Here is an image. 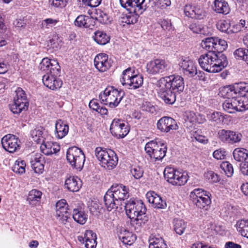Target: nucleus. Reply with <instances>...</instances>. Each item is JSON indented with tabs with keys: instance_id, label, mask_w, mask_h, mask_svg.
Here are the masks:
<instances>
[{
	"instance_id": "1",
	"label": "nucleus",
	"mask_w": 248,
	"mask_h": 248,
	"mask_svg": "<svg viewBox=\"0 0 248 248\" xmlns=\"http://www.w3.org/2000/svg\"><path fill=\"white\" fill-rule=\"evenodd\" d=\"M201 68L209 73H217L225 68L228 62L222 53L207 52L201 55L198 60Z\"/></svg>"
},
{
	"instance_id": "2",
	"label": "nucleus",
	"mask_w": 248,
	"mask_h": 248,
	"mask_svg": "<svg viewBox=\"0 0 248 248\" xmlns=\"http://www.w3.org/2000/svg\"><path fill=\"white\" fill-rule=\"evenodd\" d=\"M128 189L122 185L116 184L111 186L104 197L107 209L110 211L122 205V202L129 197Z\"/></svg>"
},
{
	"instance_id": "3",
	"label": "nucleus",
	"mask_w": 248,
	"mask_h": 248,
	"mask_svg": "<svg viewBox=\"0 0 248 248\" xmlns=\"http://www.w3.org/2000/svg\"><path fill=\"white\" fill-rule=\"evenodd\" d=\"M124 208L126 214L128 217L134 219V222L138 225L135 227L137 232L140 231V226L144 224L147 219L144 216L146 212V208L141 201L130 200L125 203Z\"/></svg>"
},
{
	"instance_id": "4",
	"label": "nucleus",
	"mask_w": 248,
	"mask_h": 248,
	"mask_svg": "<svg viewBox=\"0 0 248 248\" xmlns=\"http://www.w3.org/2000/svg\"><path fill=\"white\" fill-rule=\"evenodd\" d=\"M121 6L129 12V15L123 18V22L127 24L137 23L138 18L146 10L145 0H119Z\"/></svg>"
},
{
	"instance_id": "5",
	"label": "nucleus",
	"mask_w": 248,
	"mask_h": 248,
	"mask_svg": "<svg viewBox=\"0 0 248 248\" xmlns=\"http://www.w3.org/2000/svg\"><path fill=\"white\" fill-rule=\"evenodd\" d=\"M95 155L101 166L107 169L112 170L118 164V157L112 150L98 147L95 149Z\"/></svg>"
},
{
	"instance_id": "6",
	"label": "nucleus",
	"mask_w": 248,
	"mask_h": 248,
	"mask_svg": "<svg viewBox=\"0 0 248 248\" xmlns=\"http://www.w3.org/2000/svg\"><path fill=\"white\" fill-rule=\"evenodd\" d=\"M124 93L114 89L112 86L108 87L100 93L99 98L101 103L108 105L110 108H114L118 106L124 96Z\"/></svg>"
},
{
	"instance_id": "7",
	"label": "nucleus",
	"mask_w": 248,
	"mask_h": 248,
	"mask_svg": "<svg viewBox=\"0 0 248 248\" xmlns=\"http://www.w3.org/2000/svg\"><path fill=\"white\" fill-rule=\"evenodd\" d=\"M167 150V146L159 140L150 141L145 146L146 153L155 162L161 160L166 155Z\"/></svg>"
},
{
	"instance_id": "8",
	"label": "nucleus",
	"mask_w": 248,
	"mask_h": 248,
	"mask_svg": "<svg viewBox=\"0 0 248 248\" xmlns=\"http://www.w3.org/2000/svg\"><path fill=\"white\" fill-rule=\"evenodd\" d=\"M122 75L121 82L123 85L128 86L129 89H137L143 84V78L142 75L136 74L134 68H127L123 71Z\"/></svg>"
},
{
	"instance_id": "9",
	"label": "nucleus",
	"mask_w": 248,
	"mask_h": 248,
	"mask_svg": "<svg viewBox=\"0 0 248 248\" xmlns=\"http://www.w3.org/2000/svg\"><path fill=\"white\" fill-rule=\"evenodd\" d=\"M209 192L201 188H195L190 192V197L193 203L201 209L207 210L211 201Z\"/></svg>"
},
{
	"instance_id": "10",
	"label": "nucleus",
	"mask_w": 248,
	"mask_h": 248,
	"mask_svg": "<svg viewBox=\"0 0 248 248\" xmlns=\"http://www.w3.org/2000/svg\"><path fill=\"white\" fill-rule=\"evenodd\" d=\"M164 175L165 179L173 186H183L188 179L186 172H182L170 167L165 169Z\"/></svg>"
},
{
	"instance_id": "11",
	"label": "nucleus",
	"mask_w": 248,
	"mask_h": 248,
	"mask_svg": "<svg viewBox=\"0 0 248 248\" xmlns=\"http://www.w3.org/2000/svg\"><path fill=\"white\" fill-rule=\"evenodd\" d=\"M202 47L208 52L215 53H222L228 46L227 42L218 37H207L203 40L201 44Z\"/></svg>"
},
{
	"instance_id": "12",
	"label": "nucleus",
	"mask_w": 248,
	"mask_h": 248,
	"mask_svg": "<svg viewBox=\"0 0 248 248\" xmlns=\"http://www.w3.org/2000/svg\"><path fill=\"white\" fill-rule=\"evenodd\" d=\"M66 158L72 166L77 170H82L85 156L81 149L75 146L69 148L66 153Z\"/></svg>"
},
{
	"instance_id": "13",
	"label": "nucleus",
	"mask_w": 248,
	"mask_h": 248,
	"mask_svg": "<svg viewBox=\"0 0 248 248\" xmlns=\"http://www.w3.org/2000/svg\"><path fill=\"white\" fill-rule=\"evenodd\" d=\"M224 97L229 98L231 96H245L248 93V83L246 82L236 83L233 85L224 87L220 91Z\"/></svg>"
},
{
	"instance_id": "14",
	"label": "nucleus",
	"mask_w": 248,
	"mask_h": 248,
	"mask_svg": "<svg viewBox=\"0 0 248 248\" xmlns=\"http://www.w3.org/2000/svg\"><path fill=\"white\" fill-rule=\"evenodd\" d=\"M158 81L176 93H180L184 89V78L179 75H172L163 77L159 79Z\"/></svg>"
},
{
	"instance_id": "15",
	"label": "nucleus",
	"mask_w": 248,
	"mask_h": 248,
	"mask_svg": "<svg viewBox=\"0 0 248 248\" xmlns=\"http://www.w3.org/2000/svg\"><path fill=\"white\" fill-rule=\"evenodd\" d=\"M146 68L148 74L155 75L167 72L170 69V64L164 60L157 59L147 63Z\"/></svg>"
},
{
	"instance_id": "16",
	"label": "nucleus",
	"mask_w": 248,
	"mask_h": 248,
	"mask_svg": "<svg viewBox=\"0 0 248 248\" xmlns=\"http://www.w3.org/2000/svg\"><path fill=\"white\" fill-rule=\"evenodd\" d=\"M219 140L223 143L234 144L239 143L243 138L242 134L238 131L222 129L218 132Z\"/></svg>"
},
{
	"instance_id": "17",
	"label": "nucleus",
	"mask_w": 248,
	"mask_h": 248,
	"mask_svg": "<svg viewBox=\"0 0 248 248\" xmlns=\"http://www.w3.org/2000/svg\"><path fill=\"white\" fill-rule=\"evenodd\" d=\"M110 130L111 134L117 138H123L129 132L128 124L124 120L114 119L110 125Z\"/></svg>"
},
{
	"instance_id": "18",
	"label": "nucleus",
	"mask_w": 248,
	"mask_h": 248,
	"mask_svg": "<svg viewBox=\"0 0 248 248\" xmlns=\"http://www.w3.org/2000/svg\"><path fill=\"white\" fill-rule=\"evenodd\" d=\"M156 86L159 88L158 94L160 98L167 104H173L176 100V93L168 88L158 81Z\"/></svg>"
},
{
	"instance_id": "19",
	"label": "nucleus",
	"mask_w": 248,
	"mask_h": 248,
	"mask_svg": "<svg viewBox=\"0 0 248 248\" xmlns=\"http://www.w3.org/2000/svg\"><path fill=\"white\" fill-rule=\"evenodd\" d=\"M1 142L2 147L10 153H14L19 148V139L12 134H8L4 136Z\"/></svg>"
},
{
	"instance_id": "20",
	"label": "nucleus",
	"mask_w": 248,
	"mask_h": 248,
	"mask_svg": "<svg viewBox=\"0 0 248 248\" xmlns=\"http://www.w3.org/2000/svg\"><path fill=\"white\" fill-rule=\"evenodd\" d=\"M179 65L180 69L185 75L193 78L197 74V67L195 63L187 58L181 59Z\"/></svg>"
},
{
	"instance_id": "21",
	"label": "nucleus",
	"mask_w": 248,
	"mask_h": 248,
	"mask_svg": "<svg viewBox=\"0 0 248 248\" xmlns=\"http://www.w3.org/2000/svg\"><path fill=\"white\" fill-rule=\"evenodd\" d=\"M67 204L64 199L59 201L56 204V217L62 223L67 220L69 214L67 211Z\"/></svg>"
},
{
	"instance_id": "22",
	"label": "nucleus",
	"mask_w": 248,
	"mask_h": 248,
	"mask_svg": "<svg viewBox=\"0 0 248 248\" xmlns=\"http://www.w3.org/2000/svg\"><path fill=\"white\" fill-rule=\"evenodd\" d=\"M157 127L161 131L167 133L170 130L178 129V126L173 119L169 117H164L157 122Z\"/></svg>"
},
{
	"instance_id": "23",
	"label": "nucleus",
	"mask_w": 248,
	"mask_h": 248,
	"mask_svg": "<svg viewBox=\"0 0 248 248\" xmlns=\"http://www.w3.org/2000/svg\"><path fill=\"white\" fill-rule=\"evenodd\" d=\"M57 76L46 74L43 76V82L46 87L51 90H56L61 87L62 81L57 78Z\"/></svg>"
},
{
	"instance_id": "24",
	"label": "nucleus",
	"mask_w": 248,
	"mask_h": 248,
	"mask_svg": "<svg viewBox=\"0 0 248 248\" xmlns=\"http://www.w3.org/2000/svg\"><path fill=\"white\" fill-rule=\"evenodd\" d=\"M185 14L186 16L195 19H202L205 13L200 6L186 5L185 8Z\"/></svg>"
},
{
	"instance_id": "25",
	"label": "nucleus",
	"mask_w": 248,
	"mask_h": 248,
	"mask_svg": "<svg viewBox=\"0 0 248 248\" xmlns=\"http://www.w3.org/2000/svg\"><path fill=\"white\" fill-rule=\"evenodd\" d=\"M228 98L223 104V109L228 113H232L235 111H240V108L239 97H236L235 95L231 96Z\"/></svg>"
},
{
	"instance_id": "26",
	"label": "nucleus",
	"mask_w": 248,
	"mask_h": 248,
	"mask_svg": "<svg viewBox=\"0 0 248 248\" xmlns=\"http://www.w3.org/2000/svg\"><path fill=\"white\" fill-rule=\"evenodd\" d=\"M94 65L100 72L106 71L110 66L108 55L104 53L98 54L94 59Z\"/></svg>"
},
{
	"instance_id": "27",
	"label": "nucleus",
	"mask_w": 248,
	"mask_h": 248,
	"mask_svg": "<svg viewBox=\"0 0 248 248\" xmlns=\"http://www.w3.org/2000/svg\"><path fill=\"white\" fill-rule=\"evenodd\" d=\"M42 142L40 149L46 155H49L57 154L60 150V146L56 142H45L44 140Z\"/></svg>"
},
{
	"instance_id": "28",
	"label": "nucleus",
	"mask_w": 248,
	"mask_h": 248,
	"mask_svg": "<svg viewBox=\"0 0 248 248\" xmlns=\"http://www.w3.org/2000/svg\"><path fill=\"white\" fill-rule=\"evenodd\" d=\"M74 24L80 28L92 29L95 25V21L93 18L89 16L79 15L75 19Z\"/></svg>"
},
{
	"instance_id": "29",
	"label": "nucleus",
	"mask_w": 248,
	"mask_h": 248,
	"mask_svg": "<svg viewBox=\"0 0 248 248\" xmlns=\"http://www.w3.org/2000/svg\"><path fill=\"white\" fill-rule=\"evenodd\" d=\"M216 13L223 15H227L230 12L229 4L225 0H215L212 7Z\"/></svg>"
},
{
	"instance_id": "30",
	"label": "nucleus",
	"mask_w": 248,
	"mask_h": 248,
	"mask_svg": "<svg viewBox=\"0 0 248 248\" xmlns=\"http://www.w3.org/2000/svg\"><path fill=\"white\" fill-rule=\"evenodd\" d=\"M69 131L68 125L61 120H59L55 123V136L61 139L67 135Z\"/></svg>"
},
{
	"instance_id": "31",
	"label": "nucleus",
	"mask_w": 248,
	"mask_h": 248,
	"mask_svg": "<svg viewBox=\"0 0 248 248\" xmlns=\"http://www.w3.org/2000/svg\"><path fill=\"white\" fill-rule=\"evenodd\" d=\"M65 186L68 190L77 192L81 187V181L78 177L70 176L65 180Z\"/></svg>"
},
{
	"instance_id": "32",
	"label": "nucleus",
	"mask_w": 248,
	"mask_h": 248,
	"mask_svg": "<svg viewBox=\"0 0 248 248\" xmlns=\"http://www.w3.org/2000/svg\"><path fill=\"white\" fill-rule=\"evenodd\" d=\"M42 195V193L41 191L32 189L29 192L27 201L32 206H36L39 204Z\"/></svg>"
},
{
	"instance_id": "33",
	"label": "nucleus",
	"mask_w": 248,
	"mask_h": 248,
	"mask_svg": "<svg viewBox=\"0 0 248 248\" xmlns=\"http://www.w3.org/2000/svg\"><path fill=\"white\" fill-rule=\"evenodd\" d=\"M85 246L86 248H95L96 246V235L91 230H87L84 233Z\"/></svg>"
},
{
	"instance_id": "34",
	"label": "nucleus",
	"mask_w": 248,
	"mask_h": 248,
	"mask_svg": "<svg viewBox=\"0 0 248 248\" xmlns=\"http://www.w3.org/2000/svg\"><path fill=\"white\" fill-rule=\"evenodd\" d=\"M28 106L29 103L14 100V103L12 104L9 105V108L13 113L18 114L22 111L27 110L28 108Z\"/></svg>"
},
{
	"instance_id": "35",
	"label": "nucleus",
	"mask_w": 248,
	"mask_h": 248,
	"mask_svg": "<svg viewBox=\"0 0 248 248\" xmlns=\"http://www.w3.org/2000/svg\"><path fill=\"white\" fill-rule=\"evenodd\" d=\"M93 38L98 44L100 45H106L110 40L109 36L106 32L101 31H95Z\"/></svg>"
},
{
	"instance_id": "36",
	"label": "nucleus",
	"mask_w": 248,
	"mask_h": 248,
	"mask_svg": "<svg viewBox=\"0 0 248 248\" xmlns=\"http://www.w3.org/2000/svg\"><path fill=\"white\" fill-rule=\"evenodd\" d=\"M72 217L76 222L81 225L85 224L88 219V215L79 209L73 210Z\"/></svg>"
},
{
	"instance_id": "37",
	"label": "nucleus",
	"mask_w": 248,
	"mask_h": 248,
	"mask_svg": "<svg viewBox=\"0 0 248 248\" xmlns=\"http://www.w3.org/2000/svg\"><path fill=\"white\" fill-rule=\"evenodd\" d=\"M216 27L220 31L227 34H230L234 32V31L231 29L230 22L228 20H219L216 24Z\"/></svg>"
},
{
	"instance_id": "38",
	"label": "nucleus",
	"mask_w": 248,
	"mask_h": 248,
	"mask_svg": "<svg viewBox=\"0 0 248 248\" xmlns=\"http://www.w3.org/2000/svg\"><path fill=\"white\" fill-rule=\"evenodd\" d=\"M149 248H167V245L161 237L151 236L149 238Z\"/></svg>"
},
{
	"instance_id": "39",
	"label": "nucleus",
	"mask_w": 248,
	"mask_h": 248,
	"mask_svg": "<svg viewBox=\"0 0 248 248\" xmlns=\"http://www.w3.org/2000/svg\"><path fill=\"white\" fill-rule=\"evenodd\" d=\"M233 156L236 161L243 162L248 157V150L243 148H237L233 152Z\"/></svg>"
},
{
	"instance_id": "40",
	"label": "nucleus",
	"mask_w": 248,
	"mask_h": 248,
	"mask_svg": "<svg viewBox=\"0 0 248 248\" xmlns=\"http://www.w3.org/2000/svg\"><path fill=\"white\" fill-rule=\"evenodd\" d=\"M237 230L244 237L248 238V220L241 219L236 224Z\"/></svg>"
},
{
	"instance_id": "41",
	"label": "nucleus",
	"mask_w": 248,
	"mask_h": 248,
	"mask_svg": "<svg viewBox=\"0 0 248 248\" xmlns=\"http://www.w3.org/2000/svg\"><path fill=\"white\" fill-rule=\"evenodd\" d=\"M31 135L32 140L37 143H40L44 140L43 128L37 126L31 131Z\"/></svg>"
},
{
	"instance_id": "42",
	"label": "nucleus",
	"mask_w": 248,
	"mask_h": 248,
	"mask_svg": "<svg viewBox=\"0 0 248 248\" xmlns=\"http://www.w3.org/2000/svg\"><path fill=\"white\" fill-rule=\"evenodd\" d=\"M173 225L174 231L179 235H182L187 227V223L179 219H174Z\"/></svg>"
},
{
	"instance_id": "43",
	"label": "nucleus",
	"mask_w": 248,
	"mask_h": 248,
	"mask_svg": "<svg viewBox=\"0 0 248 248\" xmlns=\"http://www.w3.org/2000/svg\"><path fill=\"white\" fill-rule=\"evenodd\" d=\"M26 163L20 159L16 160L12 168V170L18 174H22L25 172Z\"/></svg>"
},
{
	"instance_id": "44",
	"label": "nucleus",
	"mask_w": 248,
	"mask_h": 248,
	"mask_svg": "<svg viewBox=\"0 0 248 248\" xmlns=\"http://www.w3.org/2000/svg\"><path fill=\"white\" fill-rule=\"evenodd\" d=\"M248 49L244 48H239L233 52L236 59L245 61L246 62L248 57Z\"/></svg>"
},
{
	"instance_id": "45",
	"label": "nucleus",
	"mask_w": 248,
	"mask_h": 248,
	"mask_svg": "<svg viewBox=\"0 0 248 248\" xmlns=\"http://www.w3.org/2000/svg\"><path fill=\"white\" fill-rule=\"evenodd\" d=\"M32 169L36 173H42L44 170V166L38 158L35 157L34 160L31 161Z\"/></svg>"
},
{
	"instance_id": "46",
	"label": "nucleus",
	"mask_w": 248,
	"mask_h": 248,
	"mask_svg": "<svg viewBox=\"0 0 248 248\" xmlns=\"http://www.w3.org/2000/svg\"><path fill=\"white\" fill-rule=\"evenodd\" d=\"M16 95L14 97V100L29 103L25 92L21 88H17L16 90Z\"/></svg>"
},
{
	"instance_id": "47",
	"label": "nucleus",
	"mask_w": 248,
	"mask_h": 248,
	"mask_svg": "<svg viewBox=\"0 0 248 248\" xmlns=\"http://www.w3.org/2000/svg\"><path fill=\"white\" fill-rule=\"evenodd\" d=\"M205 179L209 183H216L219 181L218 175L213 171H208L204 173Z\"/></svg>"
},
{
	"instance_id": "48",
	"label": "nucleus",
	"mask_w": 248,
	"mask_h": 248,
	"mask_svg": "<svg viewBox=\"0 0 248 248\" xmlns=\"http://www.w3.org/2000/svg\"><path fill=\"white\" fill-rule=\"evenodd\" d=\"M208 117L210 121L215 122L217 124L223 122L224 118V116L222 115L221 113L215 111L211 114H208Z\"/></svg>"
},
{
	"instance_id": "49",
	"label": "nucleus",
	"mask_w": 248,
	"mask_h": 248,
	"mask_svg": "<svg viewBox=\"0 0 248 248\" xmlns=\"http://www.w3.org/2000/svg\"><path fill=\"white\" fill-rule=\"evenodd\" d=\"M60 66L58 62L55 60L51 61V66L49 68L48 74L58 76L60 74Z\"/></svg>"
},
{
	"instance_id": "50",
	"label": "nucleus",
	"mask_w": 248,
	"mask_h": 248,
	"mask_svg": "<svg viewBox=\"0 0 248 248\" xmlns=\"http://www.w3.org/2000/svg\"><path fill=\"white\" fill-rule=\"evenodd\" d=\"M51 60L47 58L43 59L39 65V68L42 71H45L46 74H48L49 68L51 66Z\"/></svg>"
},
{
	"instance_id": "51",
	"label": "nucleus",
	"mask_w": 248,
	"mask_h": 248,
	"mask_svg": "<svg viewBox=\"0 0 248 248\" xmlns=\"http://www.w3.org/2000/svg\"><path fill=\"white\" fill-rule=\"evenodd\" d=\"M221 168L224 170L226 174L228 177H231L233 174V168L232 165L229 162H223L221 165Z\"/></svg>"
},
{
	"instance_id": "52",
	"label": "nucleus",
	"mask_w": 248,
	"mask_h": 248,
	"mask_svg": "<svg viewBox=\"0 0 248 248\" xmlns=\"http://www.w3.org/2000/svg\"><path fill=\"white\" fill-rule=\"evenodd\" d=\"M8 31L5 27L3 31L0 30V47L5 46L7 44L8 40Z\"/></svg>"
},
{
	"instance_id": "53",
	"label": "nucleus",
	"mask_w": 248,
	"mask_h": 248,
	"mask_svg": "<svg viewBox=\"0 0 248 248\" xmlns=\"http://www.w3.org/2000/svg\"><path fill=\"white\" fill-rule=\"evenodd\" d=\"M226 152L224 149L219 148L215 150L213 153V157L217 160H223L225 158Z\"/></svg>"
},
{
	"instance_id": "54",
	"label": "nucleus",
	"mask_w": 248,
	"mask_h": 248,
	"mask_svg": "<svg viewBox=\"0 0 248 248\" xmlns=\"http://www.w3.org/2000/svg\"><path fill=\"white\" fill-rule=\"evenodd\" d=\"M97 16L96 19L99 22L106 24L108 20V16L107 14L101 10H99L96 12Z\"/></svg>"
},
{
	"instance_id": "55",
	"label": "nucleus",
	"mask_w": 248,
	"mask_h": 248,
	"mask_svg": "<svg viewBox=\"0 0 248 248\" xmlns=\"http://www.w3.org/2000/svg\"><path fill=\"white\" fill-rule=\"evenodd\" d=\"M153 206L155 208L162 209L165 208L166 206V204L165 202L162 200V198L159 195H157L155 202L153 203Z\"/></svg>"
},
{
	"instance_id": "56",
	"label": "nucleus",
	"mask_w": 248,
	"mask_h": 248,
	"mask_svg": "<svg viewBox=\"0 0 248 248\" xmlns=\"http://www.w3.org/2000/svg\"><path fill=\"white\" fill-rule=\"evenodd\" d=\"M131 173L136 179H140L142 176L143 170L139 167L135 166L131 170Z\"/></svg>"
},
{
	"instance_id": "57",
	"label": "nucleus",
	"mask_w": 248,
	"mask_h": 248,
	"mask_svg": "<svg viewBox=\"0 0 248 248\" xmlns=\"http://www.w3.org/2000/svg\"><path fill=\"white\" fill-rule=\"evenodd\" d=\"M240 108H239L240 111H244L248 109V96H243L239 97Z\"/></svg>"
},
{
	"instance_id": "58",
	"label": "nucleus",
	"mask_w": 248,
	"mask_h": 248,
	"mask_svg": "<svg viewBox=\"0 0 248 248\" xmlns=\"http://www.w3.org/2000/svg\"><path fill=\"white\" fill-rule=\"evenodd\" d=\"M102 0H82L84 4L92 7L98 6L101 2Z\"/></svg>"
},
{
	"instance_id": "59",
	"label": "nucleus",
	"mask_w": 248,
	"mask_h": 248,
	"mask_svg": "<svg viewBox=\"0 0 248 248\" xmlns=\"http://www.w3.org/2000/svg\"><path fill=\"white\" fill-rule=\"evenodd\" d=\"M161 26L164 30L170 31L172 29L170 20L168 19H164L161 21Z\"/></svg>"
},
{
	"instance_id": "60",
	"label": "nucleus",
	"mask_w": 248,
	"mask_h": 248,
	"mask_svg": "<svg viewBox=\"0 0 248 248\" xmlns=\"http://www.w3.org/2000/svg\"><path fill=\"white\" fill-rule=\"evenodd\" d=\"M189 29L193 32L196 33H201L202 26L197 23H192L189 26Z\"/></svg>"
},
{
	"instance_id": "61",
	"label": "nucleus",
	"mask_w": 248,
	"mask_h": 248,
	"mask_svg": "<svg viewBox=\"0 0 248 248\" xmlns=\"http://www.w3.org/2000/svg\"><path fill=\"white\" fill-rule=\"evenodd\" d=\"M67 0H53L52 5L56 7L62 8L67 4Z\"/></svg>"
},
{
	"instance_id": "62",
	"label": "nucleus",
	"mask_w": 248,
	"mask_h": 248,
	"mask_svg": "<svg viewBox=\"0 0 248 248\" xmlns=\"http://www.w3.org/2000/svg\"><path fill=\"white\" fill-rule=\"evenodd\" d=\"M157 194L154 191L148 192L146 195V198L149 202L153 204L155 202V199Z\"/></svg>"
},
{
	"instance_id": "63",
	"label": "nucleus",
	"mask_w": 248,
	"mask_h": 248,
	"mask_svg": "<svg viewBox=\"0 0 248 248\" xmlns=\"http://www.w3.org/2000/svg\"><path fill=\"white\" fill-rule=\"evenodd\" d=\"M240 171L244 175L248 176V162L244 161L241 164Z\"/></svg>"
},
{
	"instance_id": "64",
	"label": "nucleus",
	"mask_w": 248,
	"mask_h": 248,
	"mask_svg": "<svg viewBox=\"0 0 248 248\" xmlns=\"http://www.w3.org/2000/svg\"><path fill=\"white\" fill-rule=\"evenodd\" d=\"M197 114L193 111H189L186 113L187 120L190 123H195Z\"/></svg>"
}]
</instances>
